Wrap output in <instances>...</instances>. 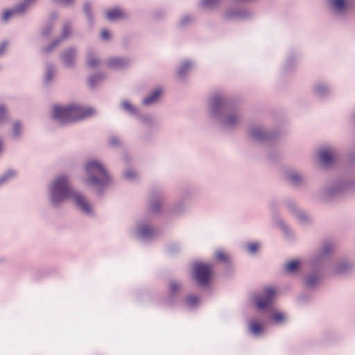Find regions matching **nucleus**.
<instances>
[{"mask_svg":"<svg viewBox=\"0 0 355 355\" xmlns=\"http://www.w3.org/2000/svg\"><path fill=\"white\" fill-rule=\"evenodd\" d=\"M92 107L70 105L66 107L55 105L53 107V117L61 124L75 122L85 119L94 114Z\"/></svg>","mask_w":355,"mask_h":355,"instance_id":"nucleus-2","label":"nucleus"},{"mask_svg":"<svg viewBox=\"0 0 355 355\" xmlns=\"http://www.w3.org/2000/svg\"><path fill=\"white\" fill-rule=\"evenodd\" d=\"M3 179H4V177H3V178H2L1 179H0V181H3Z\"/></svg>","mask_w":355,"mask_h":355,"instance_id":"nucleus-44","label":"nucleus"},{"mask_svg":"<svg viewBox=\"0 0 355 355\" xmlns=\"http://www.w3.org/2000/svg\"><path fill=\"white\" fill-rule=\"evenodd\" d=\"M289 178L290 180L293 182H297L298 181H300L301 180V177L300 175H299L297 173H294V174H291L290 176H289Z\"/></svg>","mask_w":355,"mask_h":355,"instance_id":"nucleus-27","label":"nucleus"},{"mask_svg":"<svg viewBox=\"0 0 355 355\" xmlns=\"http://www.w3.org/2000/svg\"><path fill=\"white\" fill-rule=\"evenodd\" d=\"M89 9H90V6H89V3H85V4L84 5V10H85V12H86L87 14H89Z\"/></svg>","mask_w":355,"mask_h":355,"instance_id":"nucleus-38","label":"nucleus"},{"mask_svg":"<svg viewBox=\"0 0 355 355\" xmlns=\"http://www.w3.org/2000/svg\"><path fill=\"white\" fill-rule=\"evenodd\" d=\"M191 67V64L189 62H184L180 67L178 70V75L180 76H183L189 69Z\"/></svg>","mask_w":355,"mask_h":355,"instance_id":"nucleus-17","label":"nucleus"},{"mask_svg":"<svg viewBox=\"0 0 355 355\" xmlns=\"http://www.w3.org/2000/svg\"><path fill=\"white\" fill-rule=\"evenodd\" d=\"M161 94L162 90L160 89H156L153 92V93L150 95H149L148 96L146 97L144 99L143 103L146 105H148L155 103L157 100L159 96Z\"/></svg>","mask_w":355,"mask_h":355,"instance_id":"nucleus-9","label":"nucleus"},{"mask_svg":"<svg viewBox=\"0 0 355 355\" xmlns=\"http://www.w3.org/2000/svg\"><path fill=\"white\" fill-rule=\"evenodd\" d=\"M198 301V297L194 295L189 296L186 300L187 303L191 306L197 304Z\"/></svg>","mask_w":355,"mask_h":355,"instance_id":"nucleus-22","label":"nucleus"},{"mask_svg":"<svg viewBox=\"0 0 355 355\" xmlns=\"http://www.w3.org/2000/svg\"><path fill=\"white\" fill-rule=\"evenodd\" d=\"M125 176L128 178V179H130L132 178H134L135 177V173L133 171H127L125 173Z\"/></svg>","mask_w":355,"mask_h":355,"instance_id":"nucleus-34","label":"nucleus"},{"mask_svg":"<svg viewBox=\"0 0 355 355\" xmlns=\"http://www.w3.org/2000/svg\"><path fill=\"white\" fill-rule=\"evenodd\" d=\"M211 275V266L203 263H196L193 266V278L200 286L207 285Z\"/></svg>","mask_w":355,"mask_h":355,"instance_id":"nucleus-4","label":"nucleus"},{"mask_svg":"<svg viewBox=\"0 0 355 355\" xmlns=\"http://www.w3.org/2000/svg\"><path fill=\"white\" fill-rule=\"evenodd\" d=\"M7 46V44L6 43H2L0 45V55L3 53V51L6 50Z\"/></svg>","mask_w":355,"mask_h":355,"instance_id":"nucleus-37","label":"nucleus"},{"mask_svg":"<svg viewBox=\"0 0 355 355\" xmlns=\"http://www.w3.org/2000/svg\"><path fill=\"white\" fill-rule=\"evenodd\" d=\"M88 176L87 183L93 187L103 186L109 182V175L103 166L98 161H89L85 166Z\"/></svg>","mask_w":355,"mask_h":355,"instance_id":"nucleus-3","label":"nucleus"},{"mask_svg":"<svg viewBox=\"0 0 355 355\" xmlns=\"http://www.w3.org/2000/svg\"><path fill=\"white\" fill-rule=\"evenodd\" d=\"M122 106L126 110L131 111V110H133V107H132V105L128 102H123L122 103Z\"/></svg>","mask_w":355,"mask_h":355,"instance_id":"nucleus-32","label":"nucleus"},{"mask_svg":"<svg viewBox=\"0 0 355 355\" xmlns=\"http://www.w3.org/2000/svg\"><path fill=\"white\" fill-rule=\"evenodd\" d=\"M33 1L34 0H26L24 3L25 4L30 3L33 2Z\"/></svg>","mask_w":355,"mask_h":355,"instance_id":"nucleus-40","label":"nucleus"},{"mask_svg":"<svg viewBox=\"0 0 355 355\" xmlns=\"http://www.w3.org/2000/svg\"><path fill=\"white\" fill-rule=\"evenodd\" d=\"M75 51L72 49L68 50L63 54V61L67 65H71L73 62Z\"/></svg>","mask_w":355,"mask_h":355,"instance_id":"nucleus-10","label":"nucleus"},{"mask_svg":"<svg viewBox=\"0 0 355 355\" xmlns=\"http://www.w3.org/2000/svg\"><path fill=\"white\" fill-rule=\"evenodd\" d=\"M94 78H98V76H96H96H95V77H91V78H89V85H90L91 86H94Z\"/></svg>","mask_w":355,"mask_h":355,"instance_id":"nucleus-39","label":"nucleus"},{"mask_svg":"<svg viewBox=\"0 0 355 355\" xmlns=\"http://www.w3.org/2000/svg\"><path fill=\"white\" fill-rule=\"evenodd\" d=\"M216 258L218 260L222 261H227V255L223 251H217L216 252Z\"/></svg>","mask_w":355,"mask_h":355,"instance_id":"nucleus-18","label":"nucleus"},{"mask_svg":"<svg viewBox=\"0 0 355 355\" xmlns=\"http://www.w3.org/2000/svg\"><path fill=\"white\" fill-rule=\"evenodd\" d=\"M58 3L64 4V5H69L71 4L73 0H56Z\"/></svg>","mask_w":355,"mask_h":355,"instance_id":"nucleus-33","label":"nucleus"},{"mask_svg":"<svg viewBox=\"0 0 355 355\" xmlns=\"http://www.w3.org/2000/svg\"><path fill=\"white\" fill-rule=\"evenodd\" d=\"M19 129H20V124L19 123H16L13 127V132L15 136H17L19 135Z\"/></svg>","mask_w":355,"mask_h":355,"instance_id":"nucleus-31","label":"nucleus"},{"mask_svg":"<svg viewBox=\"0 0 355 355\" xmlns=\"http://www.w3.org/2000/svg\"><path fill=\"white\" fill-rule=\"evenodd\" d=\"M125 62L123 59L119 58H112L109 60V64L113 67H120L123 66Z\"/></svg>","mask_w":355,"mask_h":355,"instance_id":"nucleus-14","label":"nucleus"},{"mask_svg":"<svg viewBox=\"0 0 355 355\" xmlns=\"http://www.w3.org/2000/svg\"><path fill=\"white\" fill-rule=\"evenodd\" d=\"M223 101L222 99L218 96H215L212 98L211 101V105L212 109L215 112L216 111L217 108L220 107L222 105Z\"/></svg>","mask_w":355,"mask_h":355,"instance_id":"nucleus-16","label":"nucleus"},{"mask_svg":"<svg viewBox=\"0 0 355 355\" xmlns=\"http://www.w3.org/2000/svg\"><path fill=\"white\" fill-rule=\"evenodd\" d=\"M153 232V230L148 225H144L139 229V235L144 238L150 236Z\"/></svg>","mask_w":355,"mask_h":355,"instance_id":"nucleus-12","label":"nucleus"},{"mask_svg":"<svg viewBox=\"0 0 355 355\" xmlns=\"http://www.w3.org/2000/svg\"><path fill=\"white\" fill-rule=\"evenodd\" d=\"M110 144L112 146H116L119 144V140L116 137H113L110 139Z\"/></svg>","mask_w":355,"mask_h":355,"instance_id":"nucleus-36","label":"nucleus"},{"mask_svg":"<svg viewBox=\"0 0 355 355\" xmlns=\"http://www.w3.org/2000/svg\"><path fill=\"white\" fill-rule=\"evenodd\" d=\"M315 282H316V278L315 277H311L308 278V279L306 281V284L309 286H313L315 285Z\"/></svg>","mask_w":355,"mask_h":355,"instance_id":"nucleus-28","label":"nucleus"},{"mask_svg":"<svg viewBox=\"0 0 355 355\" xmlns=\"http://www.w3.org/2000/svg\"><path fill=\"white\" fill-rule=\"evenodd\" d=\"M87 63H88L89 66H90L92 67H96L98 64V61L92 54H89V56H88Z\"/></svg>","mask_w":355,"mask_h":355,"instance_id":"nucleus-20","label":"nucleus"},{"mask_svg":"<svg viewBox=\"0 0 355 355\" xmlns=\"http://www.w3.org/2000/svg\"><path fill=\"white\" fill-rule=\"evenodd\" d=\"M258 248H259V245L257 243H250L248 245V250L250 252L254 253L257 250Z\"/></svg>","mask_w":355,"mask_h":355,"instance_id":"nucleus-24","label":"nucleus"},{"mask_svg":"<svg viewBox=\"0 0 355 355\" xmlns=\"http://www.w3.org/2000/svg\"><path fill=\"white\" fill-rule=\"evenodd\" d=\"M331 6L338 11H341L345 8L346 2L345 0H332Z\"/></svg>","mask_w":355,"mask_h":355,"instance_id":"nucleus-15","label":"nucleus"},{"mask_svg":"<svg viewBox=\"0 0 355 355\" xmlns=\"http://www.w3.org/2000/svg\"><path fill=\"white\" fill-rule=\"evenodd\" d=\"M263 328V324L256 320L251 321L249 324V330L254 335H259L261 333Z\"/></svg>","mask_w":355,"mask_h":355,"instance_id":"nucleus-8","label":"nucleus"},{"mask_svg":"<svg viewBox=\"0 0 355 355\" xmlns=\"http://www.w3.org/2000/svg\"><path fill=\"white\" fill-rule=\"evenodd\" d=\"M236 121V118L235 116H229L226 120L225 123L227 126H232L235 124Z\"/></svg>","mask_w":355,"mask_h":355,"instance_id":"nucleus-25","label":"nucleus"},{"mask_svg":"<svg viewBox=\"0 0 355 355\" xmlns=\"http://www.w3.org/2000/svg\"><path fill=\"white\" fill-rule=\"evenodd\" d=\"M2 149V144H1V141H0V151Z\"/></svg>","mask_w":355,"mask_h":355,"instance_id":"nucleus-41","label":"nucleus"},{"mask_svg":"<svg viewBox=\"0 0 355 355\" xmlns=\"http://www.w3.org/2000/svg\"><path fill=\"white\" fill-rule=\"evenodd\" d=\"M300 262L298 260H292L288 261L285 266V270L287 272H291L295 271L300 266Z\"/></svg>","mask_w":355,"mask_h":355,"instance_id":"nucleus-13","label":"nucleus"},{"mask_svg":"<svg viewBox=\"0 0 355 355\" xmlns=\"http://www.w3.org/2000/svg\"><path fill=\"white\" fill-rule=\"evenodd\" d=\"M272 319L275 322H280L284 320V315L281 312H276L273 314L272 317Z\"/></svg>","mask_w":355,"mask_h":355,"instance_id":"nucleus-19","label":"nucleus"},{"mask_svg":"<svg viewBox=\"0 0 355 355\" xmlns=\"http://www.w3.org/2000/svg\"><path fill=\"white\" fill-rule=\"evenodd\" d=\"M57 44H58V42H53V46H55L57 45Z\"/></svg>","mask_w":355,"mask_h":355,"instance_id":"nucleus-42","label":"nucleus"},{"mask_svg":"<svg viewBox=\"0 0 355 355\" xmlns=\"http://www.w3.org/2000/svg\"><path fill=\"white\" fill-rule=\"evenodd\" d=\"M217 0H203V3L206 6H209L216 2Z\"/></svg>","mask_w":355,"mask_h":355,"instance_id":"nucleus-35","label":"nucleus"},{"mask_svg":"<svg viewBox=\"0 0 355 355\" xmlns=\"http://www.w3.org/2000/svg\"><path fill=\"white\" fill-rule=\"evenodd\" d=\"M334 158L333 152L329 149H322L320 151V162L324 165L330 164Z\"/></svg>","mask_w":355,"mask_h":355,"instance_id":"nucleus-6","label":"nucleus"},{"mask_svg":"<svg viewBox=\"0 0 355 355\" xmlns=\"http://www.w3.org/2000/svg\"><path fill=\"white\" fill-rule=\"evenodd\" d=\"M180 288V286L178 283L173 282L170 284V292L172 295H174Z\"/></svg>","mask_w":355,"mask_h":355,"instance_id":"nucleus-21","label":"nucleus"},{"mask_svg":"<svg viewBox=\"0 0 355 355\" xmlns=\"http://www.w3.org/2000/svg\"><path fill=\"white\" fill-rule=\"evenodd\" d=\"M6 114V110L3 106H0V122L3 121Z\"/></svg>","mask_w":355,"mask_h":355,"instance_id":"nucleus-30","label":"nucleus"},{"mask_svg":"<svg viewBox=\"0 0 355 355\" xmlns=\"http://www.w3.org/2000/svg\"><path fill=\"white\" fill-rule=\"evenodd\" d=\"M276 291L274 288L270 287L266 288L261 296L256 299L257 306L263 309L268 307L272 302Z\"/></svg>","mask_w":355,"mask_h":355,"instance_id":"nucleus-5","label":"nucleus"},{"mask_svg":"<svg viewBox=\"0 0 355 355\" xmlns=\"http://www.w3.org/2000/svg\"><path fill=\"white\" fill-rule=\"evenodd\" d=\"M101 35V37L105 40L109 39L110 37V32L106 29L102 31Z\"/></svg>","mask_w":355,"mask_h":355,"instance_id":"nucleus-29","label":"nucleus"},{"mask_svg":"<svg viewBox=\"0 0 355 355\" xmlns=\"http://www.w3.org/2000/svg\"><path fill=\"white\" fill-rule=\"evenodd\" d=\"M106 17L110 20H117L125 17L124 12L119 8H114L106 12Z\"/></svg>","mask_w":355,"mask_h":355,"instance_id":"nucleus-7","label":"nucleus"},{"mask_svg":"<svg viewBox=\"0 0 355 355\" xmlns=\"http://www.w3.org/2000/svg\"><path fill=\"white\" fill-rule=\"evenodd\" d=\"M51 50V49H50V48H47V49H46V51H50Z\"/></svg>","mask_w":355,"mask_h":355,"instance_id":"nucleus-43","label":"nucleus"},{"mask_svg":"<svg viewBox=\"0 0 355 355\" xmlns=\"http://www.w3.org/2000/svg\"><path fill=\"white\" fill-rule=\"evenodd\" d=\"M251 135L255 139H261L263 136V132L260 130H253L251 131Z\"/></svg>","mask_w":355,"mask_h":355,"instance_id":"nucleus-23","label":"nucleus"},{"mask_svg":"<svg viewBox=\"0 0 355 355\" xmlns=\"http://www.w3.org/2000/svg\"><path fill=\"white\" fill-rule=\"evenodd\" d=\"M67 198L73 199L75 204L86 214L91 212V207L84 196L76 193L70 186L67 177L59 175L54 180L51 188V202L58 205Z\"/></svg>","mask_w":355,"mask_h":355,"instance_id":"nucleus-1","label":"nucleus"},{"mask_svg":"<svg viewBox=\"0 0 355 355\" xmlns=\"http://www.w3.org/2000/svg\"><path fill=\"white\" fill-rule=\"evenodd\" d=\"M24 9V5H21L15 9L6 10L3 15V20L7 21L12 15L17 12H23Z\"/></svg>","mask_w":355,"mask_h":355,"instance_id":"nucleus-11","label":"nucleus"},{"mask_svg":"<svg viewBox=\"0 0 355 355\" xmlns=\"http://www.w3.org/2000/svg\"><path fill=\"white\" fill-rule=\"evenodd\" d=\"M69 35V27L68 26H65L62 31V39H65Z\"/></svg>","mask_w":355,"mask_h":355,"instance_id":"nucleus-26","label":"nucleus"}]
</instances>
